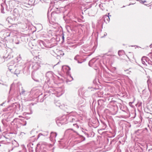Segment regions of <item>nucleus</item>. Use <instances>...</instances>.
<instances>
[{"label":"nucleus","instance_id":"19","mask_svg":"<svg viewBox=\"0 0 152 152\" xmlns=\"http://www.w3.org/2000/svg\"><path fill=\"white\" fill-rule=\"evenodd\" d=\"M62 39H64V36H62Z\"/></svg>","mask_w":152,"mask_h":152},{"label":"nucleus","instance_id":"12","mask_svg":"<svg viewBox=\"0 0 152 152\" xmlns=\"http://www.w3.org/2000/svg\"><path fill=\"white\" fill-rule=\"evenodd\" d=\"M19 72H18L17 71V70H15V73L14 74H19Z\"/></svg>","mask_w":152,"mask_h":152},{"label":"nucleus","instance_id":"10","mask_svg":"<svg viewBox=\"0 0 152 152\" xmlns=\"http://www.w3.org/2000/svg\"><path fill=\"white\" fill-rule=\"evenodd\" d=\"M25 92V91L24 90L22 89V91L20 93V94H24V93Z\"/></svg>","mask_w":152,"mask_h":152},{"label":"nucleus","instance_id":"14","mask_svg":"<svg viewBox=\"0 0 152 152\" xmlns=\"http://www.w3.org/2000/svg\"><path fill=\"white\" fill-rule=\"evenodd\" d=\"M77 62L78 63L80 64L82 62H80L78 60L77 61Z\"/></svg>","mask_w":152,"mask_h":152},{"label":"nucleus","instance_id":"21","mask_svg":"<svg viewBox=\"0 0 152 152\" xmlns=\"http://www.w3.org/2000/svg\"><path fill=\"white\" fill-rule=\"evenodd\" d=\"M85 137H84V140H85Z\"/></svg>","mask_w":152,"mask_h":152},{"label":"nucleus","instance_id":"22","mask_svg":"<svg viewBox=\"0 0 152 152\" xmlns=\"http://www.w3.org/2000/svg\"><path fill=\"white\" fill-rule=\"evenodd\" d=\"M119 51H118V54H119Z\"/></svg>","mask_w":152,"mask_h":152},{"label":"nucleus","instance_id":"4","mask_svg":"<svg viewBox=\"0 0 152 152\" xmlns=\"http://www.w3.org/2000/svg\"><path fill=\"white\" fill-rule=\"evenodd\" d=\"M63 68H64L66 69H67V70H68V71H67V72H69L70 70V68L69 66H64V67H63Z\"/></svg>","mask_w":152,"mask_h":152},{"label":"nucleus","instance_id":"16","mask_svg":"<svg viewBox=\"0 0 152 152\" xmlns=\"http://www.w3.org/2000/svg\"><path fill=\"white\" fill-rule=\"evenodd\" d=\"M48 134V132H46L45 134V136H47Z\"/></svg>","mask_w":152,"mask_h":152},{"label":"nucleus","instance_id":"18","mask_svg":"<svg viewBox=\"0 0 152 152\" xmlns=\"http://www.w3.org/2000/svg\"><path fill=\"white\" fill-rule=\"evenodd\" d=\"M107 35V33H104V36H106Z\"/></svg>","mask_w":152,"mask_h":152},{"label":"nucleus","instance_id":"2","mask_svg":"<svg viewBox=\"0 0 152 152\" xmlns=\"http://www.w3.org/2000/svg\"><path fill=\"white\" fill-rule=\"evenodd\" d=\"M53 75V72L51 71H49L46 74V76L48 78L51 77Z\"/></svg>","mask_w":152,"mask_h":152},{"label":"nucleus","instance_id":"9","mask_svg":"<svg viewBox=\"0 0 152 152\" xmlns=\"http://www.w3.org/2000/svg\"><path fill=\"white\" fill-rule=\"evenodd\" d=\"M73 125L74 126H75V127H76L77 128H79V126H78V125L76 124H73Z\"/></svg>","mask_w":152,"mask_h":152},{"label":"nucleus","instance_id":"15","mask_svg":"<svg viewBox=\"0 0 152 152\" xmlns=\"http://www.w3.org/2000/svg\"><path fill=\"white\" fill-rule=\"evenodd\" d=\"M40 42L43 44V42L42 41H40Z\"/></svg>","mask_w":152,"mask_h":152},{"label":"nucleus","instance_id":"6","mask_svg":"<svg viewBox=\"0 0 152 152\" xmlns=\"http://www.w3.org/2000/svg\"><path fill=\"white\" fill-rule=\"evenodd\" d=\"M145 57H142L141 59L142 63L144 64H145V61L144 60H145Z\"/></svg>","mask_w":152,"mask_h":152},{"label":"nucleus","instance_id":"3","mask_svg":"<svg viewBox=\"0 0 152 152\" xmlns=\"http://www.w3.org/2000/svg\"><path fill=\"white\" fill-rule=\"evenodd\" d=\"M57 135V134L56 133L52 132L50 134V140H51L53 137H56Z\"/></svg>","mask_w":152,"mask_h":152},{"label":"nucleus","instance_id":"8","mask_svg":"<svg viewBox=\"0 0 152 152\" xmlns=\"http://www.w3.org/2000/svg\"><path fill=\"white\" fill-rule=\"evenodd\" d=\"M106 18V19L108 22H109L110 20V18L109 16H106L105 18Z\"/></svg>","mask_w":152,"mask_h":152},{"label":"nucleus","instance_id":"17","mask_svg":"<svg viewBox=\"0 0 152 152\" xmlns=\"http://www.w3.org/2000/svg\"><path fill=\"white\" fill-rule=\"evenodd\" d=\"M26 122H25V124H24V125H23V126H26Z\"/></svg>","mask_w":152,"mask_h":152},{"label":"nucleus","instance_id":"24","mask_svg":"<svg viewBox=\"0 0 152 152\" xmlns=\"http://www.w3.org/2000/svg\"><path fill=\"white\" fill-rule=\"evenodd\" d=\"M19 117H21V116H19Z\"/></svg>","mask_w":152,"mask_h":152},{"label":"nucleus","instance_id":"5","mask_svg":"<svg viewBox=\"0 0 152 152\" xmlns=\"http://www.w3.org/2000/svg\"><path fill=\"white\" fill-rule=\"evenodd\" d=\"M79 57V55H77L75 57L74 59L76 60V61L78 60Z\"/></svg>","mask_w":152,"mask_h":152},{"label":"nucleus","instance_id":"20","mask_svg":"<svg viewBox=\"0 0 152 152\" xmlns=\"http://www.w3.org/2000/svg\"><path fill=\"white\" fill-rule=\"evenodd\" d=\"M146 1H144L143 2V3H144V2H145Z\"/></svg>","mask_w":152,"mask_h":152},{"label":"nucleus","instance_id":"7","mask_svg":"<svg viewBox=\"0 0 152 152\" xmlns=\"http://www.w3.org/2000/svg\"><path fill=\"white\" fill-rule=\"evenodd\" d=\"M1 12L3 13H4V7L2 6V5H1Z\"/></svg>","mask_w":152,"mask_h":152},{"label":"nucleus","instance_id":"11","mask_svg":"<svg viewBox=\"0 0 152 152\" xmlns=\"http://www.w3.org/2000/svg\"><path fill=\"white\" fill-rule=\"evenodd\" d=\"M42 135H44L43 134H41V133H40L38 135V138H39V137H40L41 136H42Z\"/></svg>","mask_w":152,"mask_h":152},{"label":"nucleus","instance_id":"23","mask_svg":"<svg viewBox=\"0 0 152 152\" xmlns=\"http://www.w3.org/2000/svg\"><path fill=\"white\" fill-rule=\"evenodd\" d=\"M1 105H2V104H1Z\"/></svg>","mask_w":152,"mask_h":152},{"label":"nucleus","instance_id":"13","mask_svg":"<svg viewBox=\"0 0 152 152\" xmlns=\"http://www.w3.org/2000/svg\"><path fill=\"white\" fill-rule=\"evenodd\" d=\"M74 121H75V119H74V118H72V121H70V122H73Z\"/></svg>","mask_w":152,"mask_h":152},{"label":"nucleus","instance_id":"1","mask_svg":"<svg viewBox=\"0 0 152 152\" xmlns=\"http://www.w3.org/2000/svg\"><path fill=\"white\" fill-rule=\"evenodd\" d=\"M13 15L16 18L19 17L20 16V14L17 9H15L14 10Z\"/></svg>","mask_w":152,"mask_h":152}]
</instances>
